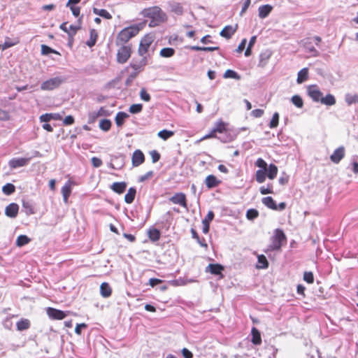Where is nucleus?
Listing matches in <instances>:
<instances>
[{"label":"nucleus","instance_id":"nucleus-27","mask_svg":"<svg viewBox=\"0 0 358 358\" xmlns=\"http://www.w3.org/2000/svg\"><path fill=\"white\" fill-rule=\"evenodd\" d=\"M308 79V69L303 68L299 71L297 75L296 81L299 84H301Z\"/></svg>","mask_w":358,"mask_h":358},{"label":"nucleus","instance_id":"nucleus-45","mask_svg":"<svg viewBox=\"0 0 358 358\" xmlns=\"http://www.w3.org/2000/svg\"><path fill=\"white\" fill-rule=\"evenodd\" d=\"M271 57V53L268 52H263L260 55L259 58V66H265L267 64L269 58Z\"/></svg>","mask_w":358,"mask_h":358},{"label":"nucleus","instance_id":"nucleus-55","mask_svg":"<svg viewBox=\"0 0 358 358\" xmlns=\"http://www.w3.org/2000/svg\"><path fill=\"white\" fill-rule=\"evenodd\" d=\"M140 97L142 100L145 101H150V95L148 92L145 90V88H142L140 91Z\"/></svg>","mask_w":358,"mask_h":358},{"label":"nucleus","instance_id":"nucleus-57","mask_svg":"<svg viewBox=\"0 0 358 358\" xmlns=\"http://www.w3.org/2000/svg\"><path fill=\"white\" fill-rule=\"evenodd\" d=\"M153 176H154V171H150L147 172L145 174L140 176L138 178V181L141 182H144L145 180L151 179L153 177Z\"/></svg>","mask_w":358,"mask_h":358},{"label":"nucleus","instance_id":"nucleus-56","mask_svg":"<svg viewBox=\"0 0 358 358\" xmlns=\"http://www.w3.org/2000/svg\"><path fill=\"white\" fill-rule=\"evenodd\" d=\"M149 154L151 157L152 163H156L159 160L161 156L158 151L154 150L150 151Z\"/></svg>","mask_w":358,"mask_h":358},{"label":"nucleus","instance_id":"nucleus-51","mask_svg":"<svg viewBox=\"0 0 358 358\" xmlns=\"http://www.w3.org/2000/svg\"><path fill=\"white\" fill-rule=\"evenodd\" d=\"M29 327V322L28 320H21L17 323V328L18 330H25Z\"/></svg>","mask_w":358,"mask_h":358},{"label":"nucleus","instance_id":"nucleus-20","mask_svg":"<svg viewBox=\"0 0 358 358\" xmlns=\"http://www.w3.org/2000/svg\"><path fill=\"white\" fill-rule=\"evenodd\" d=\"M252 334V343L255 345H259L262 343V337L259 331L256 327H252L251 330Z\"/></svg>","mask_w":358,"mask_h":358},{"label":"nucleus","instance_id":"nucleus-10","mask_svg":"<svg viewBox=\"0 0 358 358\" xmlns=\"http://www.w3.org/2000/svg\"><path fill=\"white\" fill-rule=\"evenodd\" d=\"M345 151L343 146H341L336 149L333 154L330 156V159L334 164H338L345 157Z\"/></svg>","mask_w":358,"mask_h":358},{"label":"nucleus","instance_id":"nucleus-41","mask_svg":"<svg viewBox=\"0 0 358 358\" xmlns=\"http://www.w3.org/2000/svg\"><path fill=\"white\" fill-rule=\"evenodd\" d=\"M224 78H233L236 80H240L241 76L234 71L228 69L224 73Z\"/></svg>","mask_w":358,"mask_h":358},{"label":"nucleus","instance_id":"nucleus-59","mask_svg":"<svg viewBox=\"0 0 358 358\" xmlns=\"http://www.w3.org/2000/svg\"><path fill=\"white\" fill-rule=\"evenodd\" d=\"M191 233H192V238L196 239L197 241V242L202 246H205V247H207V244L206 243H203L202 241H201L197 232L196 231L195 229H191Z\"/></svg>","mask_w":358,"mask_h":358},{"label":"nucleus","instance_id":"nucleus-28","mask_svg":"<svg viewBox=\"0 0 358 358\" xmlns=\"http://www.w3.org/2000/svg\"><path fill=\"white\" fill-rule=\"evenodd\" d=\"M278 171V167L274 164H269V166L267 167V177L270 180H273L277 176Z\"/></svg>","mask_w":358,"mask_h":358},{"label":"nucleus","instance_id":"nucleus-50","mask_svg":"<svg viewBox=\"0 0 358 358\" xmlns=\"http://www.w3.org/2000/svg\"><path fill=\"white\" fill-rule=\"evenodd\" d=\"M278 122H279V114L278 113H275L273 115V117H272V118L271 120V122H270V124H269V127L271 128L277 127L278 125Z\"/></svg>","mask_w":358,"mask_h":358},{"label":"nucleus","instance_id":"nucleus-53","mask_svg":"<svg viewBox=\"0 0 358 358\" xmlns=\"http://www.w3.org/2000/svg\"><path fill=\"white\" fill-rule=\"evenodd\" d=\"M111 126V122L108 120H102L99 122V127L104 131H108Z\"/></svg>","mask_w":358,"mask_h":358},{"label":"nucleus","instance_id":"nucleus-9","mask_svg":"<svg viewBox=\"0 0 358 358\" xmlns=\"http://www.w3.org/2000/svg\"><path fill=\"white\" fill-rule=\"evenodd\" d=\"M31 157L28 158H13L8 162V166L10 169H15L20 167L27 166Z\"/></svg>","mask_w":358,"mask_h":358},{"label":"nucleus","instance_id":"nucleus-34","mask_svg":"<svg viewBox=\"0 0 358 358\" xmlns=\"http://www.w3.org/2000/svg\"><path fill=\"white\" fill-rule=\"evenodd\" d=\"M100 292L103 297H108L111 294V289L108 283L103 282L100 287Z\"/></svg>","mask_w":358,"mask_h":358},{"label":"nucleus","instance_id":"nucleus-24","mask_svg":"<svg viewBox=\"0 0 358 358\" xmlns=\"http://www.w3.org/2000/svg\"><path fill=\"white\" fill-rule=\"evenodd\" d=\"M262 203L268 208L273 210H277V204L271 196L264 197L262 199Z\"/></svg>","mask_w":358,"mask_h":358},{"label":"nucleus","instance_id":"nucleus-5","mask_svg":"<svg viewBox=\"0 0 358 358\" xmlns=\"http://www.w3.org/2000/svg\"><path fill=\"white\" fill-rule=\"evenodd\" d=\"M287 238L282 229H277L274 231L272 237V243L270 248L273 250H278L282 247L283 243H286Z\"/></svg>","mask_w":358,"mask_h":358},{"label":"nucleus","instance_id":"nucleus-32","mask_svg":"<svg viewBox=\"0 0 358 358\" xmlns=\"http://www.w3.org/2000/svg\"><path fill=\"white\" fill-rule=\"evenodd\" d=\"M267 170H257L255 173V180L258 183H262L266 180Z\"/></svg>","mask_w":358,"mask_h":358},{"label":"nucleus","instance_id":"nucleus-23","mask_svg":"<svg viewBox=\"0 0 358 358\" xmlns=\"http://www.w3.org/2000/svg\"><path fill=\"white\" fill-rule=\"evenodd\" d=\"M52 119L59 120L62 116L59 113H45L40 116L41 122H48Z\"/></svg>","mask_w":358,"mask_h":358},{"label":"nucleus","instance_id":"nucleus-33","mask_svg":"<svg viewBox=\"0 0 358 358\" xmlns=\"http://www.w3.org/2000/svg\"><path fill=\"white\" fill-rule=\"evenodd\" d=\"M189 48L192 50H196V51L213 52V51L219 50L220 48L218 46H216V47H201V46H198V45H193V46H190Z\"/></svg>","mask_w":358,"mask_h":358},{"label":"nucleus","instance_id":"nucleus-35","mask_svg":"<svg viewBox=\"0 0 358 358\" xmlns=\"http://www.w3.org/2000/svg\"><path fill=\"white\" fill-rule=\"evenodd\" d=\"M93 13L106 19H110V14L105 9L93 8Z\"/></svg>","mask_w":358,"mask_h":358},{"label":"nucleus","instance_id":"nucleus-31","mask_svg":"<svg viewBox=\"0 0 358 358\" xmlns=\"http://www.w3.org/2000/svg\"><path fill=\"white\" fill-rule=\"evenodd\" d=\"M127 186V185L125 182H113V192L117 194H122L125 191Z\"/></svg>","mask_w":358,"mask_h":358},{"label":"nucleus","instance_id":"nucleus-64","mask_svg":"<svg viewBox=\"0 0 358 358\" xmlns=\"http://www.w3.org/2000/svg\"><path fill=\"white\" fill-rule=\"evenodd\" d=\"M182 355L184 358H192L193 354L187 348H183L182 350Z\"/></svg>","mask_w":358,"mask_h":358},{"label":"nucleus","instance_id":"nucleus-16","mask_svg":"<svg viewBox=\"0 0 358 358\" xmlns=\"http://www.w3.org/2000/svg\"><path fill=\"white\" fill-rule=\"evenodd\" d=\"M236 29H237V24L234 27L231 25H227V26H225L222 29L220 34L221 36H222L227 39H229L236 31Z\"/></svg>","mask_w":358,"mask_h":358},{"label":"nucleus","instance_id":"nucleus-62","mask_svg":"<svg viewBox=\"0 0 358 358\" xmlns=\"http://www.w3.org/2000/svg\"><path fill=\"white\" fill-rule=\"evenodd\" d=\"M73 122H74V118L71 115L66 116L63 120V123L65 125H71V124H73Z\"/></svg>","mask_w":358,"mask_h":358},{"label":"nucleus","instance_id":"nucleus-54","mask_svg":"<svg viewBox=\"0 0 358 358\" xmlns=\"http://www.w3.org/2000/svg\"><path fill=\"white\" fill-rule=\"evenodd\" d=\"M255 166L260 168V170H267L268 165L262 158H258L255 162Z\"/></svg>","mask_w":358,"mask_h":358},{"label":"nucleus","instance_id":"nucleus-11","mask_svg":"<svg viewBox=\"0 0 358 358\" xmlns=\"http://www.w3.org/2000/svg\"><path fill=\"white\" fill-rule=\"evenodd\" d=\"M145 162V155L140 150H136L131 157L133 166H138Z\"/></svg>","mask_w":358,"mask_h":358},{"label":"nucleus","instance_id":"nucleus-4","mask_svg":"<svg viewBox=\"0 0 358 358\" xmlns=\"http://www.w3.org/2000/svg\"><path fill=\"white\" fill-rule=\"evenodd\" d=\"M155 41V35L152 33L145 34L140 41L138 53L141 56L145 55L149 50L150 45Z\"/></svg>","mask_w":358,"mask_h":358},{"label":"nucleus","instance_id":"nucleus-14","mask_svg":"<svg viewBox=\"0 0 358 358\" xmlns=\"http://www.w3.org/2000/svg\"><path fill=\"white\" fill-rule=\"evenodd\" d=\"M47 314L50 318L54 320H62L66 316L65 312L53 308H48L47 309Z\"/></svg>","mask_w":358,"mask_h":358},{"label":"nucleus","instance_id":"nucleus-2","mask_svg":"<svg viewBox=\"0 0 358 358\" xmlns=\"http://www.w3.org/2000/svg\"><path fill=\"white\" fill-rule=\"evenodd\" d=\"M144 17L151 19L150 27L158 25L166 20V14L159 6H152L145 8L142 11Z\"/></svg>","mask_w":358,"mask_h":358},{"label":"nucleus","instance_id":"nucleus-46","mask_svg":"<svg viewBox=\"0 0 358 358\" xmlns=\"http://www.w3.org/2000/svg\"><path fill=\"white\" fill-rule=\"evenodd\" d=\"M259 216V212L255 208L248 210L246 213V217L249 220H253Z\"/></svg>","mask_w":358,"mask_h":358},{"label":"nucleus","instance_id":"nucleus-30","mask_svg":"<svg viewBox=\"0 0 358 358\" xmlns=\"http://www.w3.org/2000/svg\"><path fill=\"white\" fill-rule=\"evenodd\" d=\"M257 268H266L268 266V262L266 257L264 255L257 257Z\"/></svg>","mask_w":358,"mask_h":358},{"label":"nucleus","instance_id":"nucleus-37","mask_svg":"<svg viewBox=\"0 0 358 358\" xmlns=\"http://www.w3.org/2000/svg\"><path fill=\"white\" fill-rule=\"evenodd\" d=\"M175 54V50L172 48H164L160 50V55L163 57H171Z\"/></svg>","mask_w":358,"mask_h":358},{"label":"nucleus","instance_id":"nucleus-49","mask_svg":"<svg viewBox=\"0 0 358 358\" xmlns=\"http://www.w3.org/2000/svg\"><path fill=\"white\" fill-rule=\"evenodd\" d=\"M143 110V105L141 103L132 104L129 107V112L133 114L138 113Z\"/></svg>","mask_w":358,"mask_h":358},{"label":"nucleus","instance_id":"nucleus-58","mask_svg":"<svg viewBox=\"0 0 358 358\" xmlns=\"http://www.w3.org/2000/svg\"><path fill=\"white\" fill-rule=\"evenodd\" d=\"M303 280L308 283H313L314 282V276L313 273L306 271L303 274Z\"/></svg>","mask_w":358,"mask_h":358},{"label":"nucleus","instance_id":"nucleus-26","mask_svg":"<svg viewBox=\"0 0 358 358\" xmlns=\"http://www.w3.org/2000/svg\"><path fill=\"white\" fill-rule=\"evenodd\" d=\"M129 117V114L124 112H119L117 113L115 120L117 127H121L124 123L126 119Z\"/></svg>","mask_w":358,"mask_h":358},{"label":"nucleus","instance_id":"nucleus-19","mask_svg":"<svg viewBox=\"0 0 358 358\" xmlns=\"http://www.w3.org/2000/svg\"><path fill=\"white\" fill-rule=\"evenodd\" d=\"M224 270V266L219 264H210L206 271H209L210 273L213 275H222V271Z\"/></svg>","mask_w":358,"mask_h":358},{"label":"nucleus","instance_id":"nucleus-8","mask_svg":"<svg viewBox=\"0 0 358 358\" xmlns=\"http://www.w3.org/2000/svg\"><path fill=\"white\" fill-rule=\"evenodd\" d=\"M169 201L173 204L180 205L185 209L188 208L187 197L185 193L178 192L174 194L169 198Z\"/></svg>","mask_w":358,"mask_h":358},{"label":"nucleus","instance_id":"nucleus-38","mask_svg":"<svg viewBox=\"0 0 358 358\" xmlns=\"http://www.w3.org/2000/svg\"><path fill=\"white\" fill-rule=\"evenodd\" d=\"M148 236L152 241H157L160 238V232L157 229H150L148 231Z\"/></svg>","mask_w":358,"mask_h":358},{"label":"nucleus","instance_id":"nucleus-44","mask_svg":"<svg viewBox=\"0 0 358 358\" xmlns=\"http://www.w3.org/2000/svg\"><path fill=\"white\" fill-rule=\"evenodd\" d=\"M15 190V186L11 183H7L2 187V192L6 195H10Z\"/></svg>","mask_w":358,"mask_h":358},{"label":"nucleus","instance_id":"nucleus-63","mask_svg":"<svg viewBox=\"0 0 358 358\" xmlns=\"http://www.w3.org/2000/svg\"><path fill=\"white\" fill-rule=\"evenodd\" d=\"M9 119V114L7 111L0 109V120H8Z\"/></svg>","mask_w":358,"mask_h":358},{"label":"nucleus","instance_id":"nucleus-36","mask_svg":"<svg viewBox=\"0 0 358 358\" xmlns=\"http://www.w3.org/2000/svg\"><path fill=\"white\" fill-rule=\"evenodd\" d=\"M173 135V131H169L166 129L162 130L157 134V136L164 141H166L169 138L172 137Z\"/></svg>","mask_w":358,"mask_h":358},{"label":"nucleus","instance_id":"nucleus-15","mask_svg":"<svg viewBox=\"0 0 358 358\" xmlns=\"http://www.w3.org/2000/svg\"><path fill=\"white\" fill-rule=\"evenodd\" d=\"M205 185L208 189H213L219 186L222 181L214 175H209L205 179Z\"/></svg>","mask_w":358,"mask_h":358},{"label":"nucleus","instance_id":"nucleus-21","mask_svg":"<svg viewBox=\"0 0 358 358\" xmlns=\"http://www.w3.org/2000/svg\"><path fill=\"white\" fill-rule=\"evenodd\" d=\"M273 10L271 5L266 4L259 8V17L262 19L266 17Z\"/></svg>","mask_w":358,"mask_h":358},{"label":"nucleus","instance_id":"nucleus-12","mask_svg":"<svg viewBox=\"0 0 358 358\" xmlns=\"http://www.w3.org/2000/svg\"><path fill=\"white\" fill-rule=\"evenodd\" d=\"M74 185V182L71 180H69L62 188V194L63 196V201L65 203H68L69 197L71 194V186Z\"/></svg>","mask_w":358,"mask_h":358},{"label":"nucleus","instance_id":"nucleus-60","mask_svg":"<svg viewBox=\"0 0 358 358\" xmlns=\"http://www.w3.org/2000/svg\"><path fill=\"white\" fill-rule=\"evenodd\" d=\"M16 43H17V42H12V41H9V40H6V41L3 43V44L2 45H1V47H0V48H1V49H2L3 50H6V49H8V48H10V47H12V46L15 45Z\"/></svg>","mask_w":358,"mask_h":358},{"label":"nucleus","instance_id":"nucleus-43","mask_svg":"<svg viewBox=\"0 0 358 358\" xmlns=\"http://www.w3.org/2000/svg\"><path fill=\"white\" fill-rule=\"evenodd\" d=\"M22 208L24 209L27 215H32L34 213V207L32 204L29 201H24L22 202Z\"/></svg>","mask_w":358,"mask_h":358},{"label":"nucleus","instance_id":"nucleus-29","mask_svg":"<svg viewBox=\"0 0 358 358\" xmlns=\"http://www.w3.org/2000/svg\"><path fill=\"white\" fill-rule=\"evenodd\" d=\"M336 98L331 94H327L324 97L322 96V99L320 101L321 103L326 106H334L336 104Z\"/></svg>","mask_w":358,"mask_h":358},{"label":"nucleus","instance_id":"nucleus-25","mask_svg":"<svg viewBox=\"0 0 358 358\" xmlns=\"http://www.w3.org/2000/svg\"><path fill=\"white\" fill-rule=\"evenodd\" d=\"M136 194V189L135 187H130L127 193L124 195V201L130 204L134 201Z\"/></svg>","mask_w":358,"mask_h":358},{"label":"nucleus","instance_id":"nucleus-22","mask_svg":"<svg viewBox=\"0 0 358 358\" xmlns=\"http://www.w3.org/2000/svg\"><path fill=\"white\" fill-rule=\"evenodd\" d=\"M227 123L220 119L215 122L213 129L216 133L222 134L227 131Z\"/></svg>","mask_w":358,"mask_h":358},{"label":"nucleus","instance_id":"nucleus-6","mask_svg":"<svg viewBox=\"0 0 358 358\" xmlns=\"http://www.w3.org/2000/svg\"><path fill=\"white\" fill-rule=\"evenodd\" d=\"M117 49L116 60L119 64H124L130 58L131 55V45H119Z\"/></svg>","mask_w":358,"mask_h":358},{"label":"nucleus","instance_id":"nucleus-42","mask_svg":"<svg viewBox=\"0 0 358 358\" xmlns=\"http://www.w3.org/2000/svg\"><path fill=\"white\" fill-rule=\"evenodd\" d=\"M292 103L297 108H302L303 106V101L299 95H294L292 97Z\"/></svg>","mask_w":358,"mask_h":358},{"label":"nucleus","instance_id":"nucleus-40","mask_svg":"<svg viewBox=\"0 0 358 358\" xmlns=\"http://www.w3.org/2000/svg\"><path fill=\"white\" fill-rule=\"evenodd\" d=\"M97 34L94 29L90 31V39L86 42L89 47H92L95 45L96 41Z\"/></svg>","mask_w":358,"mask_h":358},{"label":"nucleus","instance_id":"nucleus-48","mask_svg":"<svg viewBox=\"0 0 358 358\" xmlns=\"http://www.w3.org/2000/svg\"><path fill=\"white\" fill-rule=\"evenodd\" d=\"M259 192L262 194H273V185L272 184H268L266 187L262 186L259 188Z\"/></svg>","mask_w":358,"mask_h":358},{"label":"nucleus","instance_id":"nucleus-61","mask_svg":"<svg viewBox=\"0 0 358 358\" xmlns=\"http://www.w3.org/2000/svg\"><path fill=\"white\" fill-rule=\"evenodd\" d=\"M217 136V133L215 132V131L213 129L209 134L205 135L203 138H201L200 141H203V140H206V139H208V138H216Z\"/></svg>","mask_w":358,"mask_h":358},{"label":"nucleus","instance_id":"nucleus-3","mask_svg":"<svg viewBox=\"0 0 358 358\" xmlns=\"http://www.w3.org/2000/svg\"><path fill=\"white\" fill-rule=\"evenodd\" d=\"M67 80L66 76H56L50 78L41 83V89L44 91H50L59 87Z\"/></svg>","mask_w":358,"mask_h":358},{"label":"nucleus","instance_id":"nucleus-7","mask_svg":"<svg viewBox=\"0 0 358 358\" xmlns=\"http://www.w3.org/2000/svg\"><path fill=\"white\" fill-rule=\"evenodd\" d=\"M308 95L315 102H320L322 99V92L316 85H311L307 87Z\"/></svg>","mask_w":358,"mask_h":358},{"label":"nucleus","instance_id":"nucleus-52","mask_svg":"<svg viewBox=\"0 0 358 358\" xmlns=\"http://www.w3.org/2000/svg\"><path fill=\"white\" fill-rule=\"evenodd\" d=\"M50 53L59 54L56 50L52 49L49 46L45 45H41V54L44 55H48Z\"/></svg>","mask_w":358,"mask_h":358},{"label":"nucleus","instance_id":"nucleus-1","mask_svg":"<svg viewBox=\"0 0 358 358\" xmlns=\"http://www.w3.org/2000/svg\"><path fill=\"white\" fill-rule=\"evenodd\" d=\"M145 23L134 24L123 29L117 36L115 43L117 46L126 45L129 41L136 36L143 29Z\"/></svg>","mask_w":358,"mask_h":358},{"label":"nucleus","instance_id":"nucleus-17","mask_svg":"<svg viewBox=\"0 0 358 358\" xmlns=\"http://www.w3.org/2000/svg\"><path fill=\"white\" fill-rule=\"evenodd\" d=\"M214 213L211 210H210L206 217L203 220L202 224H203V232L204 234H207L209 231L210 229V222L213 220L214 218Z\"/></svg>","mask_w":358,"mask_h":358},{"label":"nucleus","instance_id":"nucleus-39","mask_svg":"<svg viewBox=\"0 0 358 358\" xmlns=\"http://www.w3.org/2000/svg\"><path fill=\"white\" fill-rule=\"evenodd\" d=\"M30 239L26 235H20L17 238L16 245L18 247H22L29 243Z\"/></svg>","mask_w":358,"mask_h":358},{"label":"nucleus","instance_id":"nucleus-18","mask_svg":"<svg viewBox=\"0 0 358 358\" xmlns=\"http://www.w3.org/2000/svg\"><path fill=\"white\" fill-rule=\"evenodd\" d=\"M67 23L64 22L60 26L59 28L68 34L69 36L73 37L79 29V27L75 25H70L69 28L66 27Z\"/></svg>","mask_w":358,"mask_h":358},{"label":"nucleus","instance_id":"nucleus-47","mask_svg":"<svg viewBox=\"0 0 358 358\" xmlns=\"http://www.w3.org/2000/svg\"><path fill=\"white\" fill-rule=\"evenodd\" d=\"M345 101L348 105L358 103V95L348 94L345 96Z\"/></svg>","mask_w":358,"mask_h":358},{"label":"nucleus","instance_id":"nucleus-13","mask_svg":"<svg viewBox=\"0 0 358 358\" xmlns=\"http://www.w3.org/2000/svg\"><path fill=\"white\" fill-rule=\"evenodd\" d=\"M19 211V206L15 203H11L5 208V215L10 218L17 217Z\"/></svg>","mask_w":358,"mask_h":358}]
</instances>
